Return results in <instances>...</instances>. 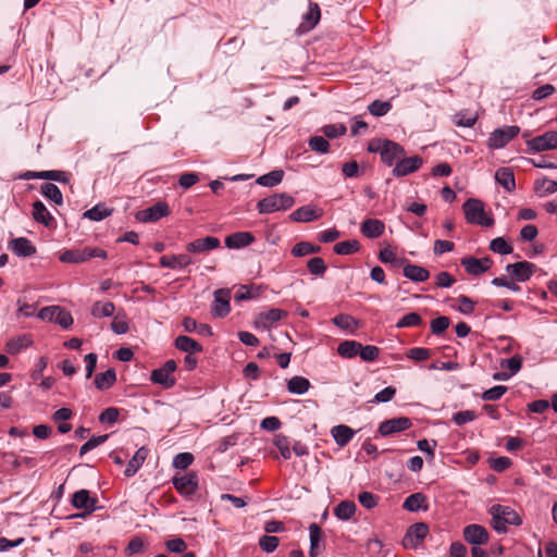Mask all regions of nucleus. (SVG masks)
Listing matches in <instances>:
<instances>
[{
	"instance_id": "nucleus-48",
	"label": "nucleus",
	"mask_w": 557,
	"mask_h": 557,
	"mask_svg": "<svg viewBox=\"0 0 557 557\" xmlns=\"http://www.w3.org/2000/svg\"><path fill=\"white\" fill-rule=\"evenodd\" d=\"M307 269L312 275L322 276L326 272V264L320 257H313L308 260Z\"/></svg>"
},
{
	"instance_id": "nucleus-2",
	"label": "nucleus",
	"mask_w": 557,
	"mask_h": 557,
	"mask_svg": "<svg viewBox=\"0 0 557 557\" xmlns=\"http://www.w3.org/2000/svg\"><path fill=\"white\" fill-rule=\"evenodd\" d=\"M369 151L379 152L382 161L391 166L405 156V149L397 143L383 139L369 145Z\"/></svg>"
},
{
	"instance_id": "nucleus-17",
	"label": "nucleus",
	"mask_w": 557,
	"mask_h": 557,
	"mask_svg": "<svg viewBox=\"0 0 557 557\" xmlns=\"http://www.w3.org/2000/svg\"><path fill=\"white\" fill-rule=\"evenodd\" d=\"M535 270L536 265L528 261L509 263L506 267V271L510 273L518 282H525L530 280Z\"/></svg>"
},
{
	"instance_id": "nucleus-7",
	"label": "nucleus",
	"mask_w": 557,
	"mask_h": 557,
	"mask_svg": "<svg viewBox=\"0 0 557 557\" xmlns=\"http://www.w3.org/2000/svg\"><path fill=\"white\" fill-rule=\"evenodd\" d=\"M172 483L183 497H190L198 490V475L189 471L183 475L173 476Z\"/></svg>"
},
{
	"instance_id": "nucleus-4",
	"label": "nucleus",
	"mask_w": 557,
	"mask_h": 557,
	"mask_svg": "<svg viewBox=\"0 0 557 557\" xmlns=\"http://www.w3.org/2000/svg\"><path fill=\"white\" fill-rule=\"evenodd\" d=\"M462 209L465 212V218L470 224H478L487 227L494 224V219L486 214L484 205L479 199H468L463 203Z\"/></svg>"
},
{
	"instance_id": "nucleus-25",
	"label": "nucleus",
	"mask_w": 557,
	"mask_h": 557,
	"mask_svg": "<svg viewBox=\"0 0 557 557\" xmlns=\"http://www.w3.org/2000/svg\"><path fill=\"white\" fill-rule=\"evenodd\" d=\"M255 240V237L249 232H237L228 235L225 238V245L231 249H239L250 245Z\"/></svg>"
},
{
	"instance_id": "nucleus-53",
	"label": "nucleus",
	"mask_w": 557,
	"mask_h": 557,
	"mask_svg": "<svg viewBox=\"0 0 557 557\" xmlns=\"http://www.w3.org/2000/svg\"><path fill=\"white\" fill-rule=\"evenodd\" d=\"M490 249L499 255H509L512 252V247L503 237L494 238L490 243Z\"/></svg>"
},
{
	"instance_id": "nucleus-5",
	"label": "nucleus",
	"mask_w": 557,
	"mask_h": 557,
	"mask_svg": "<svg viewBox=\"0 0 557 557\" xmlns=\"http://www.w3.org/2000/svg\"><path fill=\"white\" fill-rule=\"evenodd\" d=\"M520 132L519 126L507 125L504 127L496 128L488 137L487 146L491 149H502L511 139H513Z\"/></svg>"
},
{
	"instance_id": "nucleus-28",
	"label": "nucleus",
	"mask_w": 557,
	"mask_h": 557,
	"mask_svg": "<svg viewBox=\"0 0 557 557\" xmlns=\"http://www.w3.org/2000/svg\"><path fill=\"white\" fill-rule=\"evenodd\" d=\"M147 456H148V449L146 447H140L139 449H137L135 455L128 461V463L124 470V474L127 478L135 475V473L139 470V468L145 462Z\"/></svg>"
},
{
	"instance_id": "nucleus-37",
	"label": "nucleus",
	"mask_w": 557,
	"mask_h": 557,
	"mask_svg": "<svg viewBox=\"0 0 557 557\" xmlns=\"http://www.w3.org/2000/svg\"><path fill=\"white\" fill-rule=\"evenodd\" d=\"M534 191L540 197H545L547 195L554 194L557 191V181L549 180L546 177L536 180L534 182Z\"/></svg>"
},
{
	"instance_id": "nucleus-40",
	"label": "nucleus",
	"mask_w": 557,
	"mask_h": 557,
	"mask_svg": "<svg viewBox=\"0 0 557 557\" xmlns=\"http://www.w3.org/2000/svg\"><path fill=\"white\" fill-rule=\"evenodd\" d=\"M357 506L354 502L344 500L341 502L334 509L335 516L339 520H349L356 512Z\"/></svg>"
},
{
	"instance_id": "nucleus-13",
	"label": "nucleus",
	"mask_w": 557,
	"mask_h": 557,
	"mask_svg": "<svg viewBox=\"0 0 557 557\" xmlns=\"http://www.w3.org/2000/svg\"><path fill=\"white\" fill-rule=\"evenodd\" d=\"M463 537L473 546L486 544L490 539L487 530L483 525L475 523L469 524L463 529Z\"/></svg>"
},
{
	"instance_id": "nucleus-46",
	"label": "nucleus",
	"mask_w": 557,
	"mask_h": 557,
	"mask_svg": "<svg viewBox=\"0 0 557 557\" xmlns=\"http://www.w3.org/2000/svg\"><path fill=\"white\" fill-rule=\"evenodd\" d=\"M39 180H49L59 183H70V174L63 171L50 170L40 171L39 174H35Z\"/></svg>"
},
{
	"instance_id": "nucleus-39",
	"label": "nucleus",
	"mask_w": 557,
	"mask_h": 557,
	"mask_svg": "<svg viewBox=\"0 0 557 557\" xmlns=\"http://www.w3.org/2000/svg\"><path fill=\"white\" fill-rule=\"evenodd\" d=\"M362 345L356 341H344L337 347V352L343 358H354L359 355Z\"/></svg>"
},
{
	"instance_id": "nucleus-34",
	"label": "nucleus",
	"mask_w": 557,
	"mask_h": 557,
	"mask_svg": "<svg viewBox=\"0 0 557 557\" xmlns=\"http://www.w3.org/2000/svg\"><path fill=\"white\" fill-rule=\"evenodd\" d=\"M310 386V381L300 375L293 376L287 382V391L295 395H304L309 391Z\"/></svg>"
},
{
	"instance_id": "nucleus-1",
	"label": "nucleus",
	"mask_w": 557,
	"mask_h": 557,
	"mask_svg": "<svg viewBox=\"0 0 557 557\" xmlns=\"http://www.w3.org/2000/svg\"><path fill=\"white\" fill-rule=\"evenodd\" d=\"M492 516V527L498 533L507 532L508 525H520L522 520L515 509L510 506L493 505L490 508Z\"/></svg>"
},
{
	"instance_id": "nucleus-10",
	"label": "nucleus",
	"mask_w": 557,
	"mask_h": 557,
	"mask_svg": "<svg viewBox=\"0 0 557 557\" xmlns=\"http://www.w3.org/2000/svg\"><path fill=\"white\" fill-rule=\"evenodd\" d=\"M422 164L423 160L419 156H412L409 158H405L404 156L396 162L393 169V175L396 177L409 175L418 171Z\"/></svg>"
},
{
	"instance_id": "nucleus-19",
	"label": "nucleus",
	"mask_w": 557,
	"mask_h": 557,
	"mask_svg": "<svg viewBox=\"0 0 557 557\" xmlns=\"http://www.w3.org/2000/svg\"><path fill=\"white\" fill-rule=\"evenodd\" d=\"M194 263V259L188 253L166 255L160 258V265L172 270L185 269Z\"/></svg>"
},
{
	"instance_id": "nucleus-3",
	"label": "nucleus",
	"mask_w": 557,
	"mask_h": 557,
	"mask_svg": "<svg viewBox=\"0 0 557 557\" xmlns=\"http://www.w3.org/2000/svg\"><path fill=\"white\" fill-rule=\"evenodd\" d=\"M295 205V199L289 194L280 193L262 198L257 203L260 214L273 213L276 211H286Z\"/></svg>"
},
{
	"instance_id": "nucleus-14",
	"label": "nucleus",
	"mask_w": 557,
	"mask_h": 557,
	"mask_svg": "<svg viewBox=\"0 0 557 557\" xmlns=\"http://www.w3.org/2000/svg\"><path fill=\"white\" fill-rule=\"evenodd\" d=\"M493 261L488 258L478 259L474 257H466L461 259V265L468 274L478 276L491 269Z\"/></svg>"
},
{
	"instance_id": "nucleus-18",
	"label": "nucleus",
	"mask_w": 557,
	"mask_h": 557,
	"mask_svg": "<svg viewBox=\"0 0 557 557\" xmlns=\"http://www.w3.org/2000/svg\"><path fill=\"white\" fill-rule=\"evenodd\" d=\"M321 18V10L317 2L309 1L308 12L304 14L302 21L298 27L300 33L312 30Z\"/></svg>"
},
{
	"instance_id": "nucleus-38",
	"label": "nucleus",
	"mask_w": 557,
	"mask_h": 557,
	"mask_svg": "<svg viewBox=\"0 0 557 557\" xmlns=\"http://www.w3.org/2000/svg\"><path fill=\"white\" fill-rule=\"evenodd\" d=\"M113 212V209L108 208L103 203H98L91 209L84 212L83 216L85 219L91 220V221H102L103 219L110 216Z\"/></svg>"
},
{
	"instance_id": "nucleus-56",
	"label": "nucleus",
	"mask_w": 557,
	"mask_h": 557,
	"mask_svg": "<svg viewBox=\"0 0 557 557\" xmlns=\"http://www.w3.org/2000/svg\"><path fill=\"white\" fill-rule=\"evenodd\" d=\"M109 435L108 434H104V435H98V436H92L91 438H89L85 444L82 445L81 449H79V454L81 455H85L87 454L88 451L95 449L96 447H98L99 445L103 444L107 440H108Z\"/></svg>"
},
{
	"instance_id": "nucleus-51",
	"label": "nucleus",
	"mask_w": 557,
	"mask_h": 557,
	"mask_svg": "<svg viewBox=\"0 0 557 557\" xmlns=\"http://www.w3.org/2000/svg\"><path fill=\"white\" fill-rule=\"evenodd\" d=\"M332 322L339 329L354 331L357 327V321L348 314H338Z\"/></svg>"
},
{
	"instance_id": "nucleus-16",
	"label": "nucleus",
	"mask_w": 557,
	"mask_h": 557,
	"mask_svg": "<svg viewBox=\"0 0 557 557\" xmlns=\"http://www.w3.org/2000/svg\"><path fill=\"white\" fill-rule=\"evenodd\" d=\"M220 247V239L214 236L197 238L186 245V251L189 253H206Z\"/></svg>"
},
{
	"instance_id": "nucleus-43",
	"label": "nucleus",
	"mask_w": 557,
	"mask_h": 557,
	"mask_svg": "<svg viewBox=\"0 0 557 557\" xmlns=\"http://www.w3.org/2000/svg\"><path fill=\"white\" fill-rule=\"evenodd\" d=\"M283 176L284 172L282 170H274L258 177L257 183L264 187H274L282 182Z\"/></svg>"
},
{
	"instance_id": "nucleus-29",
	"label": "nucleus",
	"mask_w": 557,
	"mask_h": 557,
	"mask_svg": "<svg viewBox=\"0 0 557 557\" xmlns=\"http://www.w3.org/2000/svg\"><path fill=\"white\" fill-rule=\"evenodd\" d=\"M331 434L335 443L338 446L344 447L351 441L355 435V431L347 425L339 424L332 428Z\"/></svg>"
},
{
	"instance_id": "nucleus-22",
	"label": "nucleus",
	"mask_w": 557,
	"mask_h": 557,
	"mask_svg": "<svg viewBox=\"0 0 557 557\" xmlns=\"http://www.w3.org/2000/svg\"><path fill=\"white\" fill-rule=\"evenodd\" d=\"M360 231L367 238H377L384 233L385 224L379 219H366L361 223Z\"/></svg>"
},
{
	"instance_id": "nucleus-42",
	"label": "nucleus",
	"mask_w": 557,
	"mask_h": 557,
	"mask_svg": "<svg viewBox=\"0 0 557 557\" xmlns=\"http://www.w3.org/2000/svg\"><path fill=\"white\" fill-rule=\"evenodd\" d=\"M114 310V304L111 301H96L91 307V315L98 319L104 317H112Z\"/></svg>"
},
{
	"instance_id": "nucleus-52",
	"label": "nucleus",
	"mask_w": 557,
	"mask_h": 557,
	"mask_svg": "<svg viewBox=\"0 0 557 557\" xmlns=\"http://www.w3.org/2000/svg\"><path fill=\"white\" fill-rule=\"evenodd\" d=\"M379 259L383 263H392L397 267L405 263V259L397 258L396 253L391 248H383L379 253Z\"/></svg>"
},
{
	"instance_id": "nucleus-62",
	"label": "nucleus",
	"mask_w": 557,
	"mask_h": 557,
	"mask_svg": "<svg viewBox=\"0 0 557 557\" xmlns=\"http://www.w3.org/2000/svg\"><path fill=\"white\" fill-rule=\"evenodd\" d=\"M506 392H507V387L506 386L497 385V386H494L492 388L486 389L482 394V399L483 400H488V401L498 400L499 398H502V396Z\"/></svg>"
},
{
	"instance_id": "nucleus-15",
	"label": "nucleus",
	"mask_w": 557,
	"mask_h": 557,
	"mask_svg": "<svg viewBox=\"0 0 557 557\" xmlns=\"http://www.w3.org/2000/svg\"><path fill=\"white\" fill-rule=\"evenodd\" d=\"M412 425L411 420L407 417H398L382 422L379 432L382 436H388L405 430Z\"/></svg>"
},
{
	"instance_id": "nucleus-23",
	"label": "nucleus",
	"mask_w": 557,
	"mask_h": 557,
	"mask_svg": "<svg viewBox=\"0 0 557 557\" xmlns=\"http://www.w3.org/2000/svg\"><path fill=\"white\" fill-rule=\"evenodd\" d=\"M97 499L90 496L89 491L79 490L72 496V505L77 509H85L94 511L96 508Z\"/></svg>"
},
{
	"instance_id": "nucleus-36",
	"label": "nucleus",
	"mask_w": 557,
	"mask_h": 557,
	"mask_svg": "<svg viewBox=\"0 0 557 557\" xmlns=\"http://www.w3.org/2000/svg\"><path fill=\"white\" fill-rule=\"evenodd\" d=\"M33 344L30 336L22 335L15 338H11L5 344V350L8 354L15 355L22 351L24 348L29 347Z\"/></svg>"
},
{
	"instance_id": "nucleus-33",
	"label": "nucleus",
	"mask_w": 557,
	"mask_h": 557,
	"mask_svg": "<svg viewBox=\"0 0 557 557\" xmlns=\"http://www.w3.org/2000/svg\"><path fill=\"white\" fill-rule=\"evenodd\" d=\"M495 180L507 191H512L516 188L515 174L510 168L498 169L495 173Z\"/></svg>"
},
{
	"instance_id": "nucleus-64",
	"label": "nucleus",
	"mask_w": 557,
	"mask_h": 557,
	"mask_svg": "<svg viewBox=\"0 0 557 557\" xmlns=\"http://www.w3.org/2000/svg\"><path fill=\"white\" fill-rule=\"evenodd\" d=\"M407 357L414 361H423L431 357V350L424 347H414L408 350Z\"/></svg>"
},
{
	"instance_id": "nucleus-6",
	"label": "nucleus",
	"mask_w": 557,
	"mask_h": 557,
	"mask_svg": "<svg viewBox=\"0 0 557 557\" xmlns=\"http://www.w3.org/2000/svg\"><path fill=\"white\" fill-rule=\"evenodd\" d=\"M176 370V362L174 360H168L161 368L154 369L151 372L150 380L154 384L161 385L163 388H171L175 385L176 380L173 376V372Z\"/></svg>"
},
{
	"instance_id": "nucleus-12",
	"label": "nucleus",
	"mask_w": 557,
	"mask_h": 557,
	"mask_svg": "<svg viewBox=\"0 0 557 557\" xmlns=\"http://www.w3.org/2000/svg\"><path fill=\"white\" fill-rule=\"evenodd\" d=\"M231 293L226 288L214 292V300L212 304V314L216 318H224L231 311L230 306Z\"/></svg>"
},
{
	"instance_id": "nucleus-9",
	"label": "nucleus",
	"mask_w": 557,
	"mask_h": 557,
	"mask_svg": "<svg viewBox=\"0 0 557 557\" xmlns=\"http://www.w3.org/2000/svg\"><path fill=\"white\" fill-rule=\"evenodd\" d=\"M170 214V208L166 202L158 201L153 206L138 211L136 213V219L139 222L148 223V222H157L160 219L168 216Z\"/></svg>"
},
{
	"instance_id": "nucleus-24",
	"label": "nucleus",
	"mask_w": 557,
	"mask_h": 557,
	"mask_svg": "<svg viewBox=\"0 0 557 557\" xmlns=\"http://www.w3.org/2000/svg\"><path fill=\"white\" fill-rule=\"evenodd\" d=\"M9 248L18 257H30L36 253L35 246L25 237L12 239Z\"/></svg>"
},
{
	"instance_id": "nucleus-35",
	"label": "nucleus",
	"mask_w": 557,
	"mask_h": 557,
	"mask_svg": "<svg viewBox=\"0 0 557 557\" xmlns=\"http://www.w3.org/2000/svg\"><path fill=\"white\" fill-rule=\"evenodd\" d=\"M116 381V373L114 369H108L104 372L98 373L95 377V385L100 391L109 389Z\"/></svg>"
},
{
	"instance_id": "nucleus-31",
	"label": "nucleus",
	"mask_w": 557,
	"mask_h": 557,
	"mask_svg": "<svg viewBox=\"0 0 557 557\" xmlns=\"http://www.w3.org/2000/svg\"><path fill=\"white\" fill-rule=\"evenodd\" d=\"M59 259L61 262L65 263H82L90 259V253L87 252V247L83 249H70L62 252Z\"/></svg>"
},
{
	"instance_id": "nucleus-11",
	"label": "nucleus",
	"mask_w": 557,
	"mask_h": 557,
	"mask_svg": "<svg viewBox=\"0 0 557 557\" xmlns=\"http://www.w3.org/2000/svg\"><path fill=\"white\" fill-rule=\"evenodd\" d=\"M324 214V211L322 208L317 206H302L298 209H296L290 215L289 219L294 222L298 223H308L311 221L319 220Z\"/></svg>"
},
{
	"instance_id": "nucleus-8",
	"label": "nucleus",
	"mask_w": 557,
	"mask_h": 557,
	"mask_svg": "<svg viewBox=\"0 0 557 557\" xmlns=\"http://www.w3.org/2000/svg\"><path fill=\"white\" fill-rule=\"evenodd\" d=\"M429 527L424 522H417L410 525L403 539L405 548H417L421 542L426 537Z\"/></svg>"
},
{
	"instance_id": "nucleus-57",
	"label": "nucleus",
	"mask_w": 557,
	"mask_h": 557,
	"mask_svg": "<svg viewBox=\"0 0 557 557\" xmlns=\"http://www.w3.org/2000/svg\"><path fill=\"white\" fill-rule=\"evenodd\" d=\"M309 147L315 152L326 153L329 151L330 144L322 136H313L309 139Z\"/></svg>"
},
{
	"instance_id": "nucleus-63",
	"label": "nucleus",
	"mask_w": 557,
	"mask_h": 557,
	"mask_svg": "<svg viewBox=\"0 0 557 557\" xmlns=\"http://www.w3.org/2000/svg\"><path fill=\"white\" fill-rule=\"evenodd\" d=\"M358 500L367 509H372L377 505L379 496L371 492H361L358 495Z\"/></svg>"
},
{
	"instance_id": "nucleus-41",
	"label": "nucleus",
	"mask_w": 557,
	"mask_h": 557,
	"mask_svg": "<svg viewBox=\"0 0 557 557\" xmlns=\"http://www.w3.org/2000/svg\"><path fill=\"white\" fill-rule=\"evenodd\" d=\"M41 194L58 206L63 203V197L60 188L53 183H45L41 185Z\"/></svg>"
},
{
	"instance_id": "nucleus-47",
	"label": "nucleus",
	"mask_w": 557,
	"mask_h": 557,
	"mask_svg": "<svg viewBox=\"0 0 557 557\" xmlns=\"http://www.w3.org/2000/svg\"><path fill=\"white\" fill-rule=\"evenodd\" d=\"M360 248V244L358 240H344L334 245L333 250L337 255H351L358 251Z\"/></svg>"
},
{
	"instance_id": "nucleus-61",
	"label": "nucleus",
	"mask_w": 557,
	"mask_h": 557,
	"mask_svg": "<svg viewBox=\"0 0 557 557\" xmlns=\"http://www.w3.org/2000/svg\"><path fill=\"white\" fill-rule=\"evenodd\" d=\"M278 543V537L274 535H263L259 540L260 547L267 553L274 552L277 548Z\"/></svg>"
},
{
	"instance_id": "nucleus-20",
	"label": "nucleus",
	"mask_w": 557,
	"mask_h": 557,
	"mask_svg": "<svg viewBox=\"0 0 557 557\" xmlns=\"http://www.w3.org/2000/svg\"><path fill=\"white\" fill-rule=\"evenodd\" d=\"M529 147L535 151H544L557 148V132H546L528 141Z\"/></svg>"
},
{
	"instance_id": "nucleus-30",
	"label": "nucleus",
	"mask_w": 557,
	"mask_h": 557,
	"mask_svg": "<svg viewBox=\"0 0 557 557\" xmlns=\"http://www.w3.org/2000/svg\"><path fill=\"white\" fill-rule=\"evenodd\" d=\"M174 345L178 350L186 354H199L202 351L201 344L186 335L177 336Z\"/></svg>"
},
{
	"instance_id": "nucleus-59",
	"label": "nucleus",
	"mask_w": 557,
	"mask_h": 557,
	"mask_svg": "<svg viewBox=\"0 0 557 557\" xmlns=\"http://www.w3.org/2000/svg\"><path fill=\"white\" fill-rule=\"evenodd\" d=\"M450 320L447 317H438L431 321V332L434 335L443 334L449 326Z\"/></svg>"
},
{
	"instance_id": "nucleus-32",
	"label": "nucleus",
	"mask_w": 557,
	"mask_h": 557,
	"mask_svg": "<svg viewBox=\"0 0 557 557\" xmlns=\"http://www.w3.org/2000/svg\"><path fill=\"white\" fill-rule=\"evenodd\" d=\"M32 214L36 222L41 223L45 226H50L54 222L53 216L40 200L33 203Z\"/></svg>"
},
{
	"instance_id": "nucleus-60",
	"label": "nucleus",
	"mask_w": 557,
	"mask_h": 557,
	"mask_svg": "<svg viewBox=\"0 0 557 557\" xmlns=\"http://www.w3.org/2000/svg\"><path fill=\"white\" fill-rule=\"evenodd\" d=\"M274 444L278 448L280 454L284 459H289L292 457L289 441L286 436L282 434L276 435Z\"/></svg>"
},
{
	"instance_id": "nucleus-49",
	"label": "nucleus",
	"mask_w": 557,
	"mask_h": 557,
	"mask_svg": "<svg viewBox=\"0 0 557 557\" xmlns=\"http://www.w3.org/2000/svg\"><path fill=\"white\" fill-rule=\"evenodd\" d=\"M422 324V318L419 313L410 312L404 315L397 323V329L414 327Z\"/></svg>"
},
{
	"instance_id": "nucleus-44",
	"label": "nucleus",
	"mask_w": 557,
	"mask_h": 557,
	"mask_svg": "<svg viewBox=\"0 0 557 557\" xmlns=\"http://www.w3.org/2000/svg\"><path fill=\"white\" fill-rule=\"evenodd\" d=\"M320 251V246L313 245L309 242H299L292 248V255L295 257H305L308 255L318 253Z\"/></svg>"
},
{
	"instance_id": "nucleus-45",
	"label": "nucleus",
	"mask_w": 557,
	"mask_h": 557,
	"mask_svg": "<svg viewBox=\"0 0 557 557\" xmlns=\"http://www.w3.org/2000/svg\"><path fill=\"white\" fill-rule=\"evenodd\" d=\"M309 535H310V557H317L319 554V543L321 541V529L317 523H311L309 525Z\"/></svg>"
},
{
	"instance_id": "nucleus-54",
	"label": "nucleus",
	"mask_w": 557,
	"mask_h": 557,
	"mask_svg": "<svg viewBox=\"0 0 557 557\" xmlns=\"http://www.w3.org/2000/svg\"><path fill=\"white\" fill-rule=\"evenodd\" d=\"M478 120V115L468 112H459L455 115V123L461 127H472Z\"/></svg>"
},
{
	"instance_id": "nucleus-21",
	"label": "nucleus",
	"mask_w": 557,
	"mask_h": 557,
	"mask_svg": "<svg viewBox=\"0 0 557 557\" xmlns=\"http://www.w3.org/2000/svg\"><path fill=\"white\" fill-rule=\"evenodd\" d=\"M286 315H287L286 311H284L282 309L273 308L265 312L259 313V315L256 320V325L260 326L261 329L268 330V329H270L271 324L280 321L281 319H283Z\"/></svg>"
},
{
	"instance_id": "nucleus-27",
	"label": "nucleus",
	"mask_w": 557,
	"mask_h": 557,
	"mask_svg": "<svg viewBox=\"0 0 557 557\" xmlns=\"http://www.w3.org/2000/svg\"><path fill=\"white\" fill-rule=\"evenodd\" d=\"M428 498L424 494L422 493H414V494H411L409 495L404 504H403V508L408 510V511H411V512H417L419 510H426L428 509Z\"/></svg>"
},
{
	"instance_id": "nucleus-26",
	"label": "nucleus",
	"mask_w": 557,
	"mask_h": 557,
	"mask_svg": "<svg viewBox=\"0 0 557 557\" xmlns=\"http://www.w3.org/2000/svg\"><path fill=\"white\" fill-rule=\"evenodd\" d=\"M403 273L405 277L416 283L425 282L430 277L429 270L411 263H406L404 265Z\"/></svg>"
},
{
	"instance_id": "nucleus-58",
	"label": "nucleus",
	"mask_w": 557,
	"mask_h": 557,
	"mask_svg": "<svg viewBox=\"0 0 557 557\" xmlns=\"http://www.w3.org/2000/svg\"><path fill=\"white\" fill-rule=\"evenodd\" d=\"M194 461V456L190 453H180L173 459V467L180 470L187 469Z\"/></svg>"
},
{
	"instance_id": "nucleus-55",
	"label": "nucleus",
	"mask_w": 557,
	"mask_h": 557,
	"mask_svg": "<svg viewBox=\"0 0 557 557\" xmlns=\"http://www.w3.org/2000/svg\"><path fill=\"white\" fill-rule=\"evenodd\" d=\"M500 367L509 369V374L510 376H512L520 371L522 367V358L519 355H516L512 356L511 358L504 359L500 362Z\"/></svg>"
},
{
	"instance_id": "nucleus-50",
	"label": "nucleus",
	"mask_w": 557,
	"mask_h": 557,
	"mask_svg": "<svg viewBox=\"0 0 557 557\" xmlns=\"http://www.w3.org/2000/svg\"><path fill=\"white\" fill-rule=\"evenodd\" d=\"M392 104L389 101L374 100L368 106L369 112L374 116H383L389 112Z\"/></svg>"
}]
</instances>
